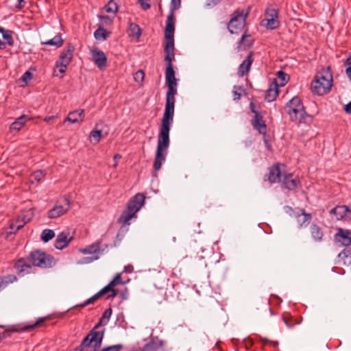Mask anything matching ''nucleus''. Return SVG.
<instances>
[{
    "label": "nucleus",
    "mask_w": 351,
    "mask_h": 351,
    "mask_svg": "<svg viewBox=\"0 0 351 351\" xmlns=\"http://www.w3.org/2000/svg\"><path fill=\"white\" fill-rule=\"evenodd\" d=\"M284 209L285 213L289 214L290 216L294 217V214L296 213V212L291 206H285Z\"/></svg>",
    "instance_id": "56"
},
{
    "label": "nucleus",
    "mask_w": 351,
    "mask_h": 351,
    "mask_svg": "<svg viewBox=\"0 0 351 351\" xmlns=\"http://www.w3.org/2000/svg\"><path fill=\"white\" fill-rule=\"evenodd\" d=\"M75 47L69 43L60 55L59 60L56 62L61 63L63 66L69 65L73 58Z\"/></svg>",
    "instance_id": "18"
},
{
    "label": "nucleus",
    "mask_w": 351,
    "mask_h": 351,
    "mask_svg": "<svg viewBox=\"0 0 351 351\" xmlns=\"http://www.w3.org/2000/svg\"><path fill=\"white\" fill-rule=\"evenodd\" d=\"M281 171L280 165L275 164L269 168V173L264 176V180L268 181L269 183H276L280 182Z\"/></svg>",
    "instance_id": "16"
},
{
    "label": "nucleus",
    "mask_w": 351,
    "mask_h": 351,
    "mask_svg": "<svg viewBox=\"0 0 351 351\" xmlns=\"http://www.w3.org/2000/svg\"><path fill=\"white\" fill-rule=\"evenodd\" d=\"M15 268L19 274L23 272L29 273L32 267L29 264L25 263L24 259H19L15 264Z\"/></svg>",
    "instance_id": "32"
},
{
    "label": "nucleus",
    "mask_w": 351,
    "mask_h": 351,
    "mask_svg": "<svg viewBox=\"0 0 351 351\" xmlns=\"http://www.w3.org/2000/svg\"><path fill=\"white\" fill-rule=\"evenodd\" d=\"M174 15L169 13L167 16L166 27L165 29V43L174 44Z\"/></svg>",
    "instance_id": "12"
},
{
    "label": "nucleus",
    "mask_w": 351,
    "mask_h": 351,
    "mask_svg": "<svg viewBox=\"0 0 351 351\" xmlns=\"http://www.w3.org/2000/svg\"><path fill=\"white\" fill-rule=\"evenodd\" d=\"M105 329L97 330L93 328L84 338L80 346V351H93L99 348L104 336Z\"/></svg>",
    "instance_id": "5"
},
{
    "label": "nucleus",
    "mask_w": 351,
    "mask_h": 351,
    "mask_svg": "<svg viewBox=\"0 0 351 351\" xmlns=\"http://www.w3.org/2000/svg\"><path fill=\"white\" fill-rule=\"evenodd\" d=\"M233 94L234 96V100H239L240 99L241 95L240 93L237 92V90H234L233 92Z\"/></svg>",
    "instance_id": "63"
},
{
    "label": "nucleus",
    "mask_w": 351,
    "mask_h": 351,
    "mask_svg": "<svg viewBox=\"0 0 351 351\" xmlns=\"http://www.w3.org/2000/svg\"><path fill=\"white\" fill-rule=\"evenodd\" d=\"M111 288H112V287L110 286L109 284H108L106 286H105L104 288H102L97 293L99 294L100 296L104 295L110 293V291L111 290Z\"/></svg>",
    "instance_id": "53"
},
{
    "label": "nucleus",
    "mask_w": 351,
    "mask_h": 351,
    "mask_svg": "<svg viewBox=\"0 0 351 351\" xmlns=\"http://www.w3.org/2000/svg\"><path fill=\"white\" fill-rule=\"evenodd\" d=\"M130 36L138 38L141 35V29L140 27L136 23H130L129 27Z\"/></svg>",
    "instance_id": "35"
},
{
    "label": "nucleus",
    "mask_w": 351,
    "mask_h": 351,
    "mask_svg": "<svg viewBox=\"0 0 351 351\" xmlns=\"http://www.w3.org/2000/svg\"><path fill=\"white\" fill-rule=\"evenodd\" d=\"M99 245H100V242L99 241H97L88 247H86V248L83 249L82 250V252L84 254H95L98 252H99Z\"/></svg>",
    "instance_id": "36"
},
{
    "label": "nucleus",
    "mask_w": 351,
    "mask_h": 351,
    "mask_svg": "<svg viewBox=\"0 0 351 351\" xmlns=\"http://www.w3.org/2000/svg\"><path fill=\"white\" fill-rule=\"evenodd\" d=\"M101 296L98 293L88 298L87 300H86L83 304H79L77 306L80 308H84L87 305L92 304L95 302L96 300H97Z\"/></svg>",
    "instance_id": "44"
},
{
    "label": "nucleus",
    "mask_w": 351,
    "mask_h": 351,
    "mask_svg": "<svg viewBox=\"0 0 351 351\" xmlns=\"http://www.w3.org/2000/svg\"><path fill=\"white\" fill-rule=\"evenodd\" d=\"M27 260L34 266L44 269L52 267L56 265L53 256L40 250L32 252L27 257Z\"/></svg>",
    "instance_id": "6"
},
{
    "label": "nucleus",
    "mask_w": 351,
    "mask_h": 351,
    "mask_svg": "<svg viewBox=\"0 0 351 351\" xmlns=\"http://www.w3.org/2000/svg\"><path fill=\"white\" fill-rule=\"evenodd\" d=\"M63 39L62 38V36L60 34H58L53 38L49 39L45 42H42L43 45H50L55 46L56 47H60L63 44Z\"/></svg>",
    "instance_id": "33"
},
{
    "label": "nucleus",
    "mask_w": 351,
    "mask_h": 351,
    "mask_svg": "<svg viewBox=\"0 0 351 351\" xmlns=\"http://www.w3.org/2000/svg\"><path fill=\"white\" fill-rule=\"evenodd\" d=\"M17 278L15 275H7L0 277V292L6 288L10 284L16 281Z\"/></svg>",
    "instance_id": "29"
},
{
    "label": "nucleus",
    "mask_w": 351,
    "mask_h": 351,
    "mask_svg": "<svg viewBox=\"0 0 351 351\" xmlns=\"http://www.w3.org/2000/svg\"><path fill=\"white\" fill-rule=\"evenodd\" d=\"M110 293L109 295H108V296L106 298L107 299L114 298V297H116L119 293V290L112 287L111 290L110 291Z\"/></svg>",
    "instance_id": "55"
},
{
    "label": "nucleus",
    "mask_w": 351,
    "mask_h": 351,
    "mask_svg": "<svg viewBox=\"0 0 351 351\" xmlns=\"http://www.w3.org/2000/svg\"><path fill=\"white\" fill-rule=\"evenodd\" d=\"M253 62V52L251 51L246 58L240 64L237 71L238 76L242 77L247 75L250 70Z\"/></svg>",
    "instance_id": "20"
},
{
    "label": "nucleus",
    "mask_w": 351,
    "mask_h": 351,
    "mask_svg": "<svg viewBox=\"0 0 351 351\" xmlns=\"http://www.w3.org/2000/svg\"><path fill=\"white\" fill-rule=\"evenodd\" d=\"M261 134L263 135V141H264V143H265V145L267 149L269 150V151H272V147H271V145L270 143V137H269V136L267 134V132L266 133H261Z\"/></svg>",
    "instance_id": "49"
},
{
    "label": "nucleus",
    "mask_w": 351,
    "mask_h": 351,
    "mask_svg": "<svg viewBox=\"0 0 351 351\" xmlns=\"http://www.w3.org/2000/svg\"><path fill=\"white\" fill-rule=\"evenodd\" d=\"M70 201L66 197L59 199L56 205L49 210L48 217L50 219H56L66 213L70 208Z\"/></svg>",
    "instance_id": "9"
},
{
    "label": "nucleus",
    "mask_w": 351,
    "mask_h": 351,
    "mask_svg": "<svg viewBox=\"0 0 351 351\" xmlns=\"http://www.w3.org/2000/svg\"><path fill=\"white\" fill-rule=\"evenodd\" d=\"M247 12L243 10L237 9L231 15V18L228 23V29L230 34H238L244 27L245 25Z\"/></svg>",
    "instance_id": "8"
},
{
    "label": "nucleus",
    "mask_w": 351,
    "mask_h": 351,
    "mask_svg": "<svg viewBox=\"0 0 351 351\" xmlns=\"http://www.w3.org/2000/svg\"><path fill=\"white\" fill-rule=\"evenodd\" d=\"M174 50V44L165 43L164 47L165 53L164 60L167 62L165 75H175V71L173 66V61L175 60Z\"/></svg>",
    "instance_id": "10"
},
{
    "label": "nucleus",
    "mask_w": 351,
    "mask_h": 351,
    "mask_svg": "<svg viewBox=\"0 0 351 351\" xmlns=\"http://www.w3.org/2000/svg\"><path fill=\"white\" fill-rule=\"evenodd\" d=\"M44 176L45 173L44 171L42 170L36 171L34 172L32 175V177L38 182L40 181Z\"/></svg>",
    "instance_id": "51"
},
{
    "label": "nucleus",
    "mask_w": 351,
    "mask_h": 351,
    "mask_svg": "<svg viewBox=\"0 0 351 351\" xmlns=\"http://www.w3.org/2000/svg\"><path fill=\"white\" fill-rule=\"evenodd\" d=\"M330 215H334L337 220L351 219V210L346 205L337 206L329 211Z\"/></svg>",
    "instance_id": "15"
},
{
    "label": "nucleus",
    "mask_w": 351,
    "mask_h": 351,
    "mask_svg": "<svg viewBox=\"0 0 351 351\" xmlns=\"http://www.w3.org/2000/svg\"><path fill=\"white\" fill-rule=\"evenodd\" d=\"M56 67L59 68V72L61 74H64L66 72V69L68 66V65L63 66L61 63L56 62Z\"/></svg>",
    "instance_id": "57"
},
{
    "label": "nucleus",
    "mask_w": 351,
    "mask_h": 351,
    "mask_svg": "<svg viewBox=\"0 0 351 351\" xmlns=\"http://www.w3.org/2000/svg\"><path fill=\"white\" fill-rule=\"evenodd\" d=\"M300 185L298 178L294 177L292 173L285 174L282 183V187L289 191L297 189Z\"/></svg>",
    "instance_id": "17"
},
{
    "label": "nucleus",
    "mask_w": 351,
    "mask_h": 351,
    "mask_svg": "<svg viewBox=\"0 0 351 351\" xmlns=\"http://www.w3.org/2000/svg\"><path fill=\"white\" fill-rule=\"evenodd\" d=\"M90 137L94 138L96 143H99L101 138V130L96 129L91 131Z\"/></svg>",
    "instance_id": "48"
},
{
    "label": "nucleus",
    "mask_w": 351,
    "mask_h": 351,
    "mask_svg": "<svg viewBox=\"0 0 351 351\" xmlns=\"http://www.w3.org/2000/svg\"><path fill=\"white\" fill-rule=\"evenodd\" d=\"M93 60L100 70H104L107 66V58L101 50L94 48L91 49Z\"/></svg>",
    "instance_id": "14"
},
{
    "label": "nucleus",
    "mask_w": 351,
    "mask_h": 351,
    "mask_svg": "<svg viewBox=\"0 0 351 351\" xmlns=\"http://www.w3.org/2000/svg\"><path fill=\"white\" fill-rule=\"evenodd\" d=\"M278 95V84L276 83H272L270 84L269 88L266 91L265 99L268 102L273 101L276 99Z\"/></svg>",
    "instance_id": "25"
},
{
    "label": "nucleus",
    "mask_w": 351,
    "mask_h": 351,
    "mask_svg": "<svg viewBox=\"0 0 351 351\" xmlns=\"http://www.w3.org/2000/svg\"><path fill=\"white\" fill-rule=\"evenodd\" d=\"M282 319L289 328H292L294 326L300 324L302 322V317L294 319L289 314L282 315Z\"/></svg>",
    "instance_id": "30"
},
{
    "label": "nucleus",
    "mask_w": 351,
    "mask_h": 351,
    "mask_svg": "<svg viewBox=\"0 0 351 351\" xmlns=\"http://www.w3.org/2000/svg\"><path fill=\"white\" fill-rule=\"evenodd\" d=\"M55 237L53 230L51 229H45L41 233V239L45 243L48 242Z\"/></svg>",
    "instance_id": "37"
},
{
    "label": "nucleus",
    "mask_w": 351,
    "mask_h": 351,
    "mask_svg": "<svg viewBox=\"0 0 351 351\" xmlns=\"http://www.w3.org/2000/svg\"><path fill=\"white\" fill-rule=\"evenodd\" d=\"M104 25H108L112 23V20L108 16H102L100 17Z\"/></svg>",
    "instance_id": "54"
},
{
    "label": "nucleus",
    "mask_w": 351,
    "mask_h": 351,
    "mask_svg": "<svg viewBox=\"0 0 351 351\" xmlns=\"http://www.w3.org/2000/svg\"><path fill=\"white\" fill-rule=\"evenodd\" d=\"M250 108L251 112L254 113V115L256 114V113H260L258 111L256 110L255 105L252 102H251L250 104Z\"/></svg>",
    "instance_id": "61"
},
{
    "label": "nucleus",
    "mask_w": 351,
    "mask_h": 351,
    "mask_svg": "<svg viewBox=\"0 0 351 351\" xmlns=\"http://www.w3.org/2000/svg\"><path fill=\"white\" fill-rule=\"evenodd\" d=\"M33 216H34V213H33V211L31 210H29L22 213L19 216V218H18V222H22V223L18 224L16 226V230H19V229L23 228L25 223H28L32 219Z\"/></svg>",
    "instance_id": "26"
},
{
    "label": "nucleus",
    "mask_w": 351,
    "mask_h": 351,
    "mask_svg": "<svg viewBox=\"0 0 351 351\" xmlns=\"http://www.w3.org/2000/svg\"><path fill=\"white\" fill-rule=\"evenodd\" d=\"M45 319V317H40L34 324L25 326L23 328V330L25 331H29L34 329L35 328L40 327L43 325Z\"/></svg>",
    "instance_id": "38"
},
{
    "label": "nucleus",
    "mask_w": 351,
    "mask_h": 351,
    "mask_svg": "<svg viewBox=\"0 0 351 351\" xmlns=\"http://www.w3.org/2000/svg\"><path fill=\"white\" fill-rule=\"evenodd\" d=\"M118 10L117 3L113 0H110L106 6V10L107 12L115 13Z\"/></svg>",
    "instance_id": "45"
},
{
    "label": "nucleus",
    "mask_w": 351,
    "mask_h": 351,
    "mask_svg": "<svg viewBox=\"0 0 351 351\" xmlns=\"http://www.w3.org/2000/svg\"><path fill=\"white\" fill-rule=\"evenodd\" d=\"M133 270V266L131 265H127L124 267V271L127 273H131Z\"/></svg>",
    "instance_id": "62"
},
{
    "label": "nucleus",
    "mask_w": 351,
    "mask_h": 351,
    "mask_svg": "<svg viewBox=\"0 0 351 351\" xmlns=\"http://www.w3.org/2000/svg\"><path fill=\"white\" fill-rule=\"evenodd\" d=\"M123 348L122 344H117L104 347L101 349L97 348V350H93V351H121Z\"/></svg>",
    "instance_id": "39"
},
{
    "label": "nucleus",
    "mask_w": 351,
    "mask_h": 351,
    "mask_svg": "<svg viewBox=\"0 0 351 351\" xmlns=\"http://www.w3.org/2000/svg\"><path fill=\"white\" fill-rule=\"evenodd\" d=\"M166 84L167 86V92L166 95V102L163 114L168 116H174V108L177 95L178 80L175 75H165Z\"/></svg>",
    "instance_id": "4"
},
{
    "label": "nucleus",
    "mask_w": 351,
    "mask_h": 351,
    "mask_svg": "<svg viewBox=\"0 0 351 351\" xmlns=\"http://www.w3.org/2000/svg\"><path fill=\"white\" fill-rule=\"evenodd\" d=\"M32 76H33V74L29 71H27L23 74V75L21 77V80L23 82L27 83V82L29 81L32 78Z\"/></svg>",
    "instance_id": "52"
},
{
    "label": "nucleus",
    "mask_w": 351,
    "mask_h": 351,
    "mask_svg": "<svg viewBox=\"0 0 351 351\" xmlns=\"http://www.w3.org/2000/svg\"><path fill=\"white\" fill-rule=\"evenodd\" d=\"M265 27L269 29H276L280 26L278 10L272 7H268L265 10Z\"/></svg>",
    "instance_id": "11"
},
{
    "label": "nucleus",
    "mask_w": 351,
    "mask_h": 351,
    "mask_svg": "<svg viewBox=\"0 0 351 351\" xmlns=\"http://www.w3.org/2000/svg\"><path fill=\"white\" fill-rule=\"evenodd\" d=\"M84 117V110H77L73 112H71L67 117L66 118V121L71 122V123H79L83 121Z\"/></svg>",
    "instance_id": "24"
},
{
    "label": "nucleus",
    "mask_w": 351,
    "mask_h": 351,
    "mask_svg": "<svg viewBox=\"0 0 351 351\" xmlns=\"http://www.w3.org/2000/svg\"><path fill=\"white\" fill-rule=\"evenodd\" d=\"M138 77H141V79H143L144 77V72L143 71H138L135 74V80H136Z\"/></svg>",
    "instance_id": "59"
},
{
    "label": "nucleus",
    "mask_w": 351,
    "mask_h": 351,
    "mask_svg": "<svg viewBox=\"0 0 351 351\" xmlns=\"http://www.w3.org/2000/svg\"><path fill=\"white\" fill-rule=\"evenodd\" d=\"M54 116H49V117H46L45 119H44V121L45 122H49L51 121V120H53L54 119Z\"/></svg>",
    "instance_id": "64"
},
{
    "label": "nucleus",
    "mask_w": 351,
    "mask_h": 351,
    "mask_svg": "<svg viewBox=\"0 0 351 351\" xmlns=\"http://www.w3.org/2000/svg\"><path fill=\"white\" fill-rule=\"evenodd\" d=\"M145 199V197L142 193H137L132 197L128 202L126 208L118 219V222L123 225H129L130 219L136 217V213L144 204Z\"/></svg>",
    "instance_id": "3"
},
{
    "label": "nucleus",
    "mask_w": 351,
    "mask_h": 351,
    "mask_svg": "<svg viewBox=\"0 0 351 351\" xmlns=\"http://www.w3.org/2000/svg\"><path fill=\"white\" fill-rule=\"evenodd\" d=\"M94 36L97 40H106L109 36V33L101 25H99L98 29L95 31Z\"/></svg>",
    "instance_id": "34"
},
{
    "label": "nucleus",
    "mask_w": 351,
    "mask_h": 351,
    "mask_svg": "<svg viewBox=\"0 0 351 351\" xmlns=\"http://www.w3.org/2000/svg\"><path fill=\"white\" fill-rule=\"evenodd\" d=\"M335 241L343 246L351 245V230L339 228L335 234Z\"/></svg>",
    "instance_id": "13"
},
{
    "label": "nucleus",
    "mask_w": 351,
    "mask_h": 351,
    "mask_svg": "<svg viewBox=\"0 0 351 351\" xmlns=\"http://www.w3.org/2000/svg\"><path fill=\"white\" fill-rule=\"evenodd\" d=\"M72 240V237H69V233L60 232L54 241V247L58 250H62L66 247Z\"/></svg>",
    "instance_id": "23"
},
{
    "label": "nucleus",
    "mask_w": 351,
    "mask_h": 351,
    "mask_svg": "<svg viewBox=\"0 0 351 351\" xmlns=\"http://www.w3.org/2000/svg\"><path fill=\"white\" fill-rule=\"evenodd\" d=\"M18 2V4L16 5V8L21 9L24 7L25 5V1L24 0H16Z\"/></svg>",
    "instance_id": "60"
},
{
    "label": "nucleus",
    "mask_w": 351,
    "mask_h": 351,
    "mask_svg": "<svg viewBox=\"0 0 351 351\" xmlns=\"http://www.w3.org/2000/svg\"><path fill=\"white\" fill-rule=\"evenodd\" d=\"M344 65L346 67V73L349 80L351 81V56L346 60L344 62Z\"/></svg>",
    "instance_id": "46"
},
{
    "label": "nucleus",
    "mask_w": 351,
    "mask_h": 351,
    "mask_svg": "<svg viewBox=\"0 0 351 351\" xmlns=\"http://www.w3.org/2000/svg\"><path fill=\"white\" fill-rule=\"evenodd\" d=\"M101 296L98 293L88 298L87 300H86L83 304H79L77 306L80 308H84L87 305L92 304L95 302L96 300H97Z\"/></svg>",
    "instance_id": "43"
},
{
    "label": "nucleus",
    "mask_w": 351,
    "mask_h": 351,
    "mask_svg": "<svg viewBox=\"0 0 351 351\" xmlns=\"http://www.w3.org/2000/svg\"><path fill=\"white\" fill-rule=\"evenodd\" d=\"M332 86V75L330 66L322 68L311 82V90L318 95L328 93Z\"/></svg>",
    "instance_id": "2"
},
{
    "label": "nucleus",
    "mask_w": 351,
    "mask_h": 351,
    "mask_svg": "<svg viewBox=\"0 0 351 351\" xmlns=\"http://www.w3.org/2000/svg\"><path fill=\"white\" fill-rule=\"evenodd\" d=\"M250 37V36L249 34H247V31H245L241 36L239 41V45H241L242 43H245V45L247 47H250L251 45H252V40H247V38Z\"/></svg>",
    "instance_id": "41"
},
{
    "label": "nucleus",
    "mask_w": 351,
    "mask_h": 351,
    "mask_svg": "<svg viewBox=\"0 0 351 351\" xmlns=\"http://www.w3.org/2000/svg\"><path fill=\"white\" fill-rule=\"evenodd\" d=\"M278 77L282 80L280 86H284L288 82L289 76L282 71H279L277 73Z\"/></svg>",
    "instance_id": "50"
},
{
    "label": "nucleus",
    "mask_w": 351,
    "mask_h": 351,
    "mask_svg": "<svg viewBox=\"0 0 351 351\" xmlns=\"http://www.w3.org/2000/svg\"><path fill=\"white\" fill-rule=\"evenodd\" d=\"M181 5V0H171L170 13L173 14L174 11L178 10Z\"/></svg>",
    "instance_id": "47"
},
{
    "label": "nucleus",
    "mask_w": 351,
    "mask_h": 351,
    "mask_svg": "<svg viewBox=\"0 0 351 351\" xmlns=\"http://www.w3.org/2000/svg\"><path fill=\"white\" fill-rule=\"evenodd\" d=\"M309 232L312 240L315 243L324 241V233L322 227L316 223H312L309 227Z\"/></svg>",
    "instance_id": "21"
},
{
    "label": "nucleus",
    "mask_w": 351,
    "mask_h": 351,
    "mask_svg": "<svg viewBox=\"0 0 351 351\" xmlns=\"http://www.w3.org/2000/svg\"><path fill=\"white\" fill-rule=\"evenodd\" d=\"M163 345V341L152 340L146 343L141 351H157Z\"/></svg>",
    "instance_id": "28"
},
{
    "label": "nucleus",
    "mask_w": 351,
    "mask_h": 351,
    "mask_svg": "<svg viewBox=\"0 0 351 351\" xmlns=\"http://www.w3.org/2000/svg\"><path fill=\"white\" fill-rule=\"evenodd\" d=\"M111 315L112 309L110 308L106 309L103 313L102 316L99 319V322L94 327L96 328L97 330H100L99 327L101 326H105L108 323Z\"/></svg>",
    "instance_id": "31"
},
{
    "label": "nucleus",
    "mask_w": 351,
    "mask_h": 351,
    "mask_svg": "<svg viewBox=\"0 0 351 351\" xmlns=\"http://www.w3.org/2000/svg\"><path fill=\"white\" fill-rule=\"evenodd\" d=\"M251 124L253 128L258 130L260 134L266 133L267 125L261 113H256L254 118L251 120Z\"/></svg>",
    "instance_id": "22"
},
{
    "label": "nucleus",
    "mask_w": 351,
    "mask_h": 351,
    "mask_svg": "<svg viewBox=\"0 0 351 351\" xmlns=\"http://www.w3.org/2000/svg\"><path fill=\"white\" fill-rule=\"evenodd\" d=\"M286 109L293 121L304 119L307 115L302 100L297 96L287 103Z\"/></svg>",
    "instance_id": "7"
},
{
    "label": "nucleus",
    "mask_w": 351,
    "mask_h": 351,
    "mask_svg": "<svg viewBox=\"0 0 351 351\" xmlns=\"http://www.w3.org/2000/svg\"><path fill=\"white\" fill-rule=\"evenodd\" d=\"M28 120V117L27 115H21L19 118H17L10 127V131H16L18 132L21 130V128L24 125L26 121Z\"/></svg>",
    "instance_id": "27"
},
{
    "label": "nucleus",
    "mask_w": 351,
    "mask_h": 351,
    "mask_svg": "<svg viewBox=\"0 0 351 351\" xmlns=\"http://www.w3.org/2000/svg\"><path fill=\"white\" fill-rule=\"evenodd\" d=\"M138 3L141 4V8L144 10H147L150 8V4L146 3L145 0H138Z\"/></svg>",
    "instance_id": "58"
},
{
    "label": "nucleus",
    "mask_w": 351,
    "mask_h": 351,
    "mask_svg": "<svg viewBox=\"0 0 351 351\" xmlns=\"http://www.w3.org/2000/svg\"><path fill=\"white\" fill-rule=\"evenodd\" d=\"M125 283H126L125 282H123L121 280V273H118V274H116V276H114V279L112 280H111L108 284L112 287H115V286H117L118 285H124Z\"/></svg>",
    "instance_id": "42"
},
{
    "label": "nucleus",
    "mask_w": 351,
    "mask_h": 351,
    "mask_svg": "<svg viewBox=\"0 0 351 351\" xmlns=\"http://www.w3.org/2000/svg\"><path fill=\"white\" fill-rule=\"evenodd\" d=\"M294 217L296 219L298 227L300 228H306L312 220V215L306 213L304 209H300L294 214Z\"/></svg>",
    "instance_id": "19"
},
{
    "label": "nucleus",
    "mask_w": 351,
    "mask_h": 351,
    "mask_svg": "<svg viewBox=\"0 0 351 351\" xmlns=\"http://www.w3.org/2000/svg\"><path fill=\"white\" fill-rule=\"evenodd\" d=\"M13 32L9 29H7L6 33L3 34L2 36L3 38L6 41V43L9 46H13L14 44V39L12 38Z\"/></svg>",
    "instance_id": "40"
},
{
    "label": "nucleus",
    "mask_w": 351,
    "mask_h": 351,
    "mask_svg": "<svg viewBox=\"0 0 351 351\" xmlns=\"http://www.w3.org/2000/svg\"><path fill=\"white\" fill-rule=\"evenodd\" d=\"M173 121V116L164 115L162 119L158 137V145L154 161V169L158 171L160 169L162 164L165 160L166 149L169 147L170 126Z\"/></svg>",
    "instance_id": "1"
}]
</instances>
